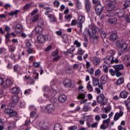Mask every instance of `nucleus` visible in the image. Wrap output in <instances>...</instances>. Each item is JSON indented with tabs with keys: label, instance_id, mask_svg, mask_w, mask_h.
I'll return each instance as SVG.
<instances>
[{
	"label": "nucleus",
	"instance_id": "obj_1",
	"mask_svg": "<svg viewBox=\"0 0 130 130\" xmlns=\"http://www.w3.org/2000/svg\"><path fill=\"white\" fill-rule=\"evenodd\" d=\"M31 118H36L31 123V124L38 129L40 130H46L49 128V123L48 122H45L44 120L39 121L36 119L38 116V114L36 112L32 111L30 113Z\"/></svg>",
	"mask_w": 130,
	"mask_h": 130
},
{
	"label": "nucleus",
	"instance_id": "obj_2",
	"mask_svg": "<svg viewBox=\"0 0 130 130\" xmlns=\"http://www.w3.org/2000/svg\"><path fill=\"white\" fill-rule=\"evenodd\" d=\"M51 88L48 86L45 85L43 87V91L44 92H48V93H44V96L45 99H50L51 96H55L57 94L56 90L53 88H55L54 85V80H52L50 82Z\"/></svg>",
	"mask_w": 130,
	"mask_h": 130
},
{
	"label": "nucleus",
	"instance_id": "obj_3",
	"mask_svg": "<svg viewBox=\"0 0 130 130\" xmlns=\"http://www.w3.org/2000/svg\"><path fill=\"white\" fill-rule=\"evenodd\" d=\"M100 29L96 25H91L88 29H85L84 31L83 35H84V37L86 36H91V32L93 34H96L99 32Z\"/></svg>",
	"mask_w": 130,
	"mask_h": 130
},
{
	"label": "nucleus",
	"instance_id": "obj_4",
	"mask_svg": "<svg viewBox=\"0 0 130 130\" xmlns=\"http://www.w3.org/2000/svg\"><path fill=\"white\" fill-rule=\"evenodd\" d=\"M116 46L120 48L121 51H125L127 49V44L124 40L117 41L116 42Z\"/></svg>",
	"mask_w": 130,
	"mask_h": 130
},
{
	"label": "nucleus",
	"instance_id": "obj_5",
	"mask_svg": "<svg viewBox=\"0 0 130 130\" xmlns=\"http://www.w3.org/2000/svg\"><path fill=\"white\" fill-rule=\"evenodd\" d=\"M46 110L49 114H55V107L52 104L47 105L46 106Z\"/></svg>",
	"mask_w": 130,
	"mask_h": 130
},
{
	"label": "nucleus",
	"instance_id": "obj_6",
	"mask_svg": "<svg viewBox=\"0 0 130 130\" xmlns=\"http://www.w3.org/2000/svg\"><path fill=\"white\" fill-rule=\"evenodd\" d=\"M86 19L84 15H78L77 20V27H83V24L85 23Z\"/></svg>",
	"mask_w": 130,
	"mask_h": 130
},
{
	"label": "nucleus",
	"instance_id": "obj_7",
	"mask_svg": "<svg viewBox=\"0 0 130 130\" xmlns=\"http://www.w3.org/2000/svg\"><path fill=\"white\" fill-rule=\"evenodd\" d=\"M115 9V2H111L108 3L106 6V9L107 11H114Z\"/></svg>",
	"mask_w": 130,
	"mask_h": 130
},
{
	"label": "nucleus",
	"instance_id": "obj_8",
	"mask_svg": "<svg viewBox=\"0 0 130 130\" xmlns=\"http://www.w3.org/2000/svg\"><path fill=\"white\" fill-rule=\"evenodd\" d=\"M103 12V7L101 4L96 5L95 6V13L98 16H101V14Z\"/></svg>",
	"mask_w": 130,
	"mask_h": 130
},
{
	"label": "nucleus",
	"instance_id": "obj_9",
	"mask_svg": "<svg viewBox=\"0 0 130 130\" xmlns=\"http://www.w3.org/2000/svg\"><path fill=\"white\" fill-rule=\"evenodd\" d=\"M123 62L126 63V67L127 68L130 67V55H125L122 57Z\"/></svg>",
	"mask_w": 130,
	"mask_h": 130
},
{
	"label": "nucleus",
	"instance_id": "obj_10",
	"mask_svg": "<svg viewBox=\"0 0 130 130\" xmlns=\"http://www.w3.org/2000/svg\"><path fill=\"white\" fill-rule=\"evenodd\" d=\"M118 18H123L125 15L124 9L123 8L121 9H118L117 12H115Z\"/></svg>",
	"mask_w": 130,
	"mask_h": 130
},
{
	"label": "nucleus",
	"instance_id": "obj_11",
	"mask_svg": "<svg viewBox=\"0 0 130 130\" xmlns=\"http://www.w3.org/2000/svg\"><path fill=\"white\" fill-rule=\"evenodd\" d=\"M6 85H4V88H7V87H10L11 86H13V84H14V81L13 80V78H7L5 81Z\"/></svg>",
	"mask_w": 130,
	"mask_h": 130
},
{
	"label": "nucleus",
	"instance_id": "obj_12",
	"mask_svg": "<svg viewBox=\"0 0 130 130\" xmlns=\"http://www.w3.org/2000/svg\"><path fill=\"white\" fill-rule=\"evenodd\" d=\"M104 62H105V63H107V64H110L111 63H113V56H107L104 59Z\"/></svg>",
	"mask_w": 130,
	"mask_h": 130
},
{
	"label": "nucleus",
	"instance_id": "obj_13",
	"mask_svg": "<svg viewBox=\"0 0 130 130\" xmlns=\"http://www.w3.org/2000/svg\"><path fill=\"white\" fill-rule=\"evenodd\" d=\"M123 115V112L120 111L119 113H116L114 117V120L116 121L119 119V118L121 117Z\"/></svg>",
	"mask_w": 130,
	"mask_h": 130
},
{
	"label": "nucleus",
	"instance_id": "obj_14",
	"mask_svg": "<svg viewBox=\"0 0 130 130\" xmlns=\"http://www.w3.org/2000/svg\"><path fill=\"white\" fill-rule=\"evenodd\" d=\"M36 34H40L43 31V28L41 25H38L35 28Z\"/></svg>",
	"mask_w": 130,
	"mask_h": 130
},
{
	"label": "nucleus",
	"instance_id": "obj_15",
	"mask_svg": "<svg viewBox=\"0 0 130 130\" xmlns=\"http://www.w3.org/2000/svg\"><path fill=\"white\" fill-rule=\"evenodd\" d=\"M37 41L39 43H44L45 41V36L43 35H39L37 38Z\"/></svg>",
	"mask_w": 130,
	"mask_h": 130
},
{
	"label": "nucleus",
	"instance_id": "obj_16",
	"mask_svg": "<svg viewBox=\"0 0 130 130\" xmlns=\"http://www.w3.org/2000/svg\"><path fill=\"white\" fill-rule=\"evenodd\" d=\"M23 30V26L20 24H18L15 26V31L16 33H21Z\"/></svg>",
	"mask_w": 130,
	"mask_h": 130
},
{
	"label": "nucleus",
	"instance_id": "obj_17",
	"mask_svg": "<svg viewBox=\"0 0 130 130\" xmlns=\"http://www.w3.org/2000/svg\"><path fill=\"white\" fill-rule=\"evenodd\" d=\"M58 101L61 103H63V102H66L67 101V96L64 94H61L58 97Z\"/></svg>",
	"mask_w": 130,
	"mask_h": 130
},
{
	"label": "nucleus",
	"instance_id": "obj_18",
	"mask_svg": "<svg viewBox=\"0 0 130 130\" xmlns=\"http://www.w3.org/2000/svg\"><path fill=\"white\" fill-rule=\"evenodd\" d=\"M108 22L109 24H111L112 25H115L117 24V18L115 17L113 18H110L108 19Z\"/></svg>",
	"mask_w": 130,
	"mask_h": 130
},
{
	"label": "nucleus",
	"instance_id": "obj_19",
	"mask_svg": "<svg viewBox=\"0 0 130 130\" xmlns=\"http://www.w3.org/2000/svg\"><path fill=\"white\" fill-rule=\"evenodd\" d=\"M108 76L107 75H103L100 78V82L102 84H106L107 83V79Z\"/></svg>",
	"mask_w": 130,
	"mask_h": 130
},
{
	"label": "nucleus",
	"instance_id": "obj_20",
	"mask_svg": "<svg viewBox=\"0 0 130 130\" xmlns=\"http://www.w3.org/2000/svg\"><path fill=\"white\" fill-rule=\"evenodd\" d=\"M50 22H56V17L53 14H49L47 15Z\"/></svg>",
	"mask_w": 130,
	"mask_h": 130
},
{
	"label": "nucleus",
	"instance_id": "obj_21",
	"mask_svg": "<svg viewBox=\"0 0 130 130\" xmlns=\"http://www.w3.org/2000/svg\"><path fill=\"white\" fill-rule=\"evenodd\" d=\"M86 89L88 92H93L94 91V88H93V86L91 85V82L89 81L86 85Z\"/></svg>",
	"mask_w": 130,
	"mask_h": 130
},
{
	"label": "nucleus",
	"instance_id": "obj_22",
	"mask_svg": "<svg viewBox=\"0 0 130 130\" xmlns=\"http://www.w3.org/2000/svg\"><path fill=\"white\" fill-rule=\"evenodd\" d=\"M18 106L19 108H25L26 107V102L23 100L19 101L18 103Z\"/></svg>",
	"mask_w": 130,
	"mask_h": 130
},
{
	"label": "nucleus",
	"instance_id": "obj_23",
	"mask_svg": "<svg viewBox=\"0 0 130 130\" xmlns=\"http://www.w3.org/2000/svg\"><path fill=\"white\" fill-rule=\"evenodd\" d=\"M92 62L94 66H98L99 63H100V58L97 57H94L92 59Z\"/></svg>",
	"mask_w": 130,
	"mask_h": 130
},
{
	"label": "nucleus",
	"instance_id": "obj_24",
	"mask_svg": "<svg viewBox=\"0 0 130 130\" xmlns=\"http://www.w3.org/2000/svg\"><path fill=\"white\" fill-rule=\"evenodd\" d=\"M117 38H118V37L117 36V34L116 33H114L111 35L109 37V40L111 41H115Z\"/></svg>",
	"mask_w": 130,
	"mask_h": 130
},
{
	"label": "nucleus",
	"instance_id": "obj_25",
	"mask_svg": "<svg viewBox=\"0 0 130 130\" xmlns=\"http://www.w3.org/2000/svg\"><path fill=\"white\" fill-rule=\"evenodd\" d=\"M98 103H101L104 100V94H102L96 97Z\"/></svg>",
	"mask_w": 130,
	"mask_h": 130
},
{
	"label": "nucleus",
	"instance_id": "obj_26",
	"mask_svg": "<svg viewBox=\"0 0 130 130\" xmlns=\"http://www.w3.org/2000/svg\"><path fill=\"white\" fill-rule=\"evenodd\" d=\"M114 69H115L116 72L119 71L123 69V65L122 64L115 65L113 66Z\"/></svg>",
	"mask_w": 130,
	"mask_h": 130
},
{
	"label": "nucleus",
	"instance_id": "obj_27",
	"mask_svg": "<svg viewBox=\"0 0 130 130\" xmlns=\"http://www.w3.org/2000/svg\"><path fill=\"white\" fill-rule=\"evenodd\" d=\"M123 82H124V79L123 77H120L117 80L115 84L116 86H119V85L123 84Z\"/></svg>",
	"mask_w": 130,
	"mask_h": 130
},
{
	"label": "nucleus",
	"instance_id": "obj_28",
	"mask_svg": "<svg viewBox=\"0 0 130 130\" xmlns=\"http://www.w3.org/2000/svg\"><path fill=\"white\" fill-rule=\"evenodd\" d=\"M85 3V8L87 12H90V7H91V3L90 0H84Z\"/></svg>",
	"mask_w": 130,
	"mask_h": 130
},
{
	"label": "nucleus",
	"instance_id": "obj_29",
	"mask_svg": "<svg viewBox=\"0 0 130 130\" xmlns=\"http://www.w3.org/2000/svg\"><path fill=\"white\" fill-rule=\"evenodd\" d=\"M127 92L125 90H123L120 92V97H121V98H123V99H126V98H127Z\"/></svg>",
	"mask_w": 130,
	"mask_h": 130
},
{
	"label": "nucleus",
	"instance_id": "obj_30",
	"mask_svg": "<svg viewBox=\"0 0 130 130\" xmlns=\"http://www.w3.org/2000/svg\"><path fill=\"white\" fill-rule=\"evenodd\" d=\"M115 15H116L115 11H108L106 13V17H114Z\"/></svg>",
	"mask_w": 130,
	"mask_h": 130
},
{
	"label": "nucleus",
	"instance_id": "obj_31",
	"mask_svg": "<svg viewBox=\"0 0 130 130\" xmlns=\"http://www.w3.org/2000/svg\"><path fill=\"white\" fill-rule=\"evenodd\" d=\"M45 10H46V11L45 12L46 16H48L49 13H52V12H53V9L50 7H46L45 8Z\"/></svg>",
	"mask_w": 130,
	"mask_h": 130
},
{
	"label": "nucleus",
	"instance_id": "obj_32",
	"mask_svg": "<svg viewBox=\"0 0 130 130\" xmlns=\"http://www.w3.org/2000/svg\"><path fill=\"white\" fill-rule=\"evenodd\" d=\"M89 110H91V107L88 104H85L83 107V111H84L85 112H87Z\"/></svg>",
	"mask_w": 130,
	"mask_h": 130
},
{
	"label": "nucleus",
	"instance_id": "obj_33",
	"mask_svg": "<svg viewBox=\"0 0 130 130\" xmlns=\"http://www.w3.org/2000/svg\"><path fill=\"white\" fill-rule=\"evenodd\" d=\"M54 130H62V126L59 123H56L54 126Z\"/></svg>",
	"mask_w": 130,
	"mask_h": 130
},
{
	"label": "nucleus",
	"instance_id": "obj_34",
	"mask_svg": "<svg viewBox=\"0 0 130 130\" xmlns=\"http://www.w3.org/2000/svg\"><path fill=\"white\" fill-rule=\"evenodd\" d=\"M31 5L30 4H27L23 7V11L27 12L31 9Z\"/></svg>",
	"mask_w": 130,
	"mask_h": 130
},
{
	"label": "nucleus",
	"instance_id": "obj_35",
	"mask_svg": "<svg viewBox=\"0 0 130 130\" xmlns=\"http://www.w3.org/2000/svg\"><path fill=\"white\" fill-rule=\"evenodd\" d=\"M12 91L13 94H18L20 93V88L19 87H15L12 89Z\"/></svg>",
	"mask_w": 130,
	"mask_h": 130
},
{
	"label": "nucleus",
	"instance_id": "obj_36",
	"mask_svg": "<svg viewBox=\"0 0 130 130\" xmlns=\"http://www.w3.org/2000/svg\"><path fill=\"white\" fill-rule=\"evenodd\" d=\"M85 52L86 51L81 48L78 49L77 53L78 54H79V55H83Z\"/></svg>",
	"mask_w": 130,
	"mask_h": 130
},
{
	"label": "nucleus",
	"instance_id": "obj_37",
	"mask_svg": "<svg viewBox=\"0 0 130 130\" xmlns=\"http://www.w3.org/2000/svg\"><path fill=\"white\" fill-rule=\"evenodd\" d=\"M12 100L14 103H18L19 102V97L17 95H14L12 98Z\"/></svg>",
	"mask_w": 130,
	"mask_h": 130
},
{
	"label": "nucleus",
	"instance_id": "obj_38",
	"mask_svg": "<svg viewBox=\"0 0 130 130\" xmlns=\"http://www.w3.org/2000/svg\"><path fill=\"white\" fill-rule=\"evenodd\" d=\"M27 52L28 54H33V53H35V50L33 48H28L27 50Z\"/></svg>",
	"mask_w": 130,
	"mask_h": 130
},
{
	"label": "nucleus",
	"instance_id": "obj_39",
	"mask_svg": "<svg viewBox=\"0 0 130 130\" xmlns=\"http://www.w3.org/2000/svg\"><path fill=\"white\" fill-rule=\"evenodd\" d=\"M77 2V8L79 10H81L83 8V5L81 3V2L79 0H76Z\"/></svg>",
	"mask_w": 130,
	"mask_h": 130
},
{
	"label": "nucleus",
	"instance_id": "obj_40",
	"mask_svg": "<svg viewBox=\"0 0 130 130\" xmlns=\"http://www.w3.org/2000/svg\"><path fill=\"white\" fill-rule=\"evenodd\" d=\"M86 97V93H80L77 96V99H84Z\"/></svg>",
	"mask_w": 130,
	"mask_h": 130
},
{
	"label": "nucleus",
	"instance_id": "obj_41",
	"mask_svg": "<svg viewBox=\"0 0 130 130\" xmlns=\"http://www.w3.org/2000/svg\"><path fill=\"white\" fill-rule=\"evenodd\" d=\"M53 5L55 8H59V6H60V2L57 0H56L53 2Z\"/></svg>",
	"mask_w": 130,
	"mask_h": 130
},
{
	"label": "nucleus",
	"instance_id": "obj_42",
	"mask_svg": "<svg viewBox=\"0 0 130 130\" xmlns=\"http://www.w3.org/2000/svg\"><path fill=\"white\" fill-rule=\"evenodd\" d=\"M11 37V34L10 32H7L6 35H5V38L6 43H8L10 42V37Z\"/></svg>",
	"mask_w": 130,
	"mask_h": 130
},
{
	"label": "nucleus",
	"instance_id": "obj_43",
	"mask_svg": "<svg viewBox=\"0 0 130 130\" xmlns=\"http://www.w3.org/2000/svg\"><path fill=\"white\" fill-rule=\"evenodd\" d=\"M74 45H76V47L80 48L81 47V44L78 40H75L74 42Z\"/></svg>",
	"mask_w": 130,
	"mask_h": 130
},
{
	"label": "nucleus",
	"instance_id": "obj_44",
	"mask_svg": "<svg viewBox=\"0 0 130 130\" xmlns=\"http://www.w3.org/2000/svg\"><path fill=\"white\" fill-rule=\"evenodd\" d=\"M99 84V80L98 79H94L92 81V85L94 87H96V86H98V85Z\"/></svg>",
	"mask_w": 130,
	"mask_h": 130
},
{
	"label": "nucleus",
	"instance_id": "obj_45",
	"mask_svg": "<svg viewBox=\"0 0 130 130\" xmlns=\"http://www.w3.org/2000/svg\"><path fill=\"white\" fill-rule=\"evenodd\" d=\"M125 105L128 111L130 112V101H126V102H125Z\"/></svg>",
	"mask_w": 130,
	"mask_h": 130
},
{
	"label": "nucleus",
	"instance_id": "obj_46",
	"mask_svg": "<svg viewBox=\"0 0 130 130\" xmlns=\"http://www.w3.org/2000/svg\"><path fill=\"white\" fill-rule=\"evenodd\" d=\"M20 12V10H17L15 11H12L9 14V16H16L18 14V13Z\"/></svg>",
	"mask_w": 130,
	"mask_h": 130
},
{
	"label": "nucleus",
	"instance_id": "obj_47",
	"mask_svg": "<svg viewBox=\"0 0 130 130\" xmlns=\"http://www.w3.org/2000/svg\"><path fill=\"white\" fill-rule=\"evenodd\" d=\"M66 83L63 82L64 86L66 87H71V86H72V81L69 80H66Z\"/></svg>",
	"mask_w": 130,
	"mask_h": 130
},
{
	"label": "nucleus",
	"instance_id": "obj_48",
	"mask_svg": "<svg viewBox=\"0 0 130 130\" xmlns=\"http://www.w3.org/2000/svg\"><path fill=\"white\" fill-rule=\"evenodd\" d=\"M10 58H12V59H13L14 61H18V59H17V56L16 55H14L13 53H11Z\"/></svg>",
	"mask_w": 130,
	"mask_h": 130
},
{
	"label": "nucleus",
	"instance_id": "obj_49",
	"mask_svg": "<svg viewBox=\"0 0 130 130\" xmlns=\"http://www.w3.org/2000/svg\"><path fill=\"white\" fill-rule=\"evenodd\" d=\"M109 122H110V119L109 118L104 120L103 121V123H104V124H106L108 126H109Z\"/></svg>",
	"mask_w": 130,
	"mask_h": 130
},
{
	"label": "nucleus",
	"instance_id": "obj_50",
	"mask_svg": "<svg viewBox=\"0 0 130 130\" xmlns=\"http://www.w3.org/2000/svg\"><path fill=\"white\" fill-rule=\"evenodd\" d=\"M38 18H39V16H38V15H36L34 16L31 19L32 22H34L37 21L38 20Z\"/></svg>",
	"mask_w": 130,
	"mask_h": 130
},
{
	"label": "nucleus",
	"instance_id": "obj_51",
	"mask_svg": "<svg viewBox=\"0 0 130 130\" xmlns=\"http://www.w3.org/2000/svg\"><path fill=\"white\" fill-rule=\"evenodd\" d=\"M109 73L110 74L111 76H112V77H114V76H115L116 72H115V70L114 71V70L111 69L109 70Z\"/></svg>",
	"mask_w": 130,
	"mask_h": 130
},
{
	"label": "nucleus",
	"instance_id": "obj_52",
	"mask_svg": "<svg viewBox=\"0 0 130 130\" xmlns=\"http://www.w3.org/2000/svg\"><path fill=\"white\" fill-rule=\"evenodd\" d=\"M4 112L6 114H9L10 115L11 114V113L13 112V110H12V109H6Z\"/></svg>",
	"mask_w": 130,
	"mask_h": 130
},
{
	"label": "nucleus",
	"instance_id": "obj_53",
	"mask_svg": "<svg viewBox=\"0 0 130 130\" xmlns=\"http://www.w3.org/2000/svg\"><path fill=\"white\" fill-rule=\"evenodd\" d=\"M101 74V71H100V69H96L94 73V76L95 77H98L99 76H100Z\"/></svg>",
	"mask_w": 130,
	"mask_h": 130
},
{
	"label": "nucleus",
	"instance_id": "obj_54",
	"mask_svg": "<svg viewBox=\"0 0 130 130\" xmlns=\"http://www.w3.org/2000/svg\"><path fill=\"white\" fill-rule=\"evenodd\" d=\"M124 6L125 8V9H126V8H128L130 7V1L128 0H125V2L124 4Z\"/></svg>",
	"mask_w": 130,
	"mask_h": 130
},
{
	"label": "nucleus",
	"instance_id": "obj_55",
	"mask_svg": "<svg viewBox=\"0 0 130 130\" xmlns=\"http://www.w3.org/2000/svg\"><path fill=\"white\" fill-rule=\"evenodd\" d=\"M101 129H107L108 128V126L107 125H106L105 124L103 123L100 126Z\"/></svg>",
	"mask_w": 130,
	"mask_h": 130
},
{
	"label": "nucleus",
	"instance_id": "obj_56",
	"mask_svg": "<svg viewBox=\"0 0 130 130\" xmlns=\"http://www.w3.org/2000/svg\"><path fill=\"white\" fill-rule=\"evenodd\" d=\"M101 36L103 38V39H105V38H106V33L104 30H102L101 32Z\"/></svg>",
	"mask_w": 130,
	"mask_h": 130
},
{
	"label": "nucleus",
	"instance_id": "obj_57",
	"mask_svg": "<svg viewBox=\"0 0 130 130\" xmlns=\"http://www.w3.org/2000/svg\"><path fill=\"white\" fill-rule=\"evenodd\" d=\"M19 70H20V66L19 65L16 64L14 66V72H19Z\"/></svg>",
	"mask_w": 130,
	"mask_h": 130
},
{
	"label": "nucleus",
	"instance_id": "obj_58",
	"mask_svg": "<svg viewBox=\"0 0 130 130\" xmlns=\"http://www.w3.org/2000/svg\"><path fill=\"white\" fill-rule=\"evenodd\" d=\"M95 121H100L101 120V117L99 115H96L94 117Z\"/></svg>",
	"mask_w": 130,
	"mask_h": 130
},
{
	"label": "nucleus",
	"instance_id": "obj_59",
	"mask_svg": "<svg viewBox=\"0 0 130 130\" xmlns=\"http://www.w3.org/2000/svg\"><path fill=\"white\" fill-rule=\"evenodd\" d=\"M125 21L126 22V23H130V15L126 16L125 17Z\"/></svg>",
	"mask_w": 130,
	"mask_h": 130
},
{
	"label": "nucleus",
	"instance_id": "obj_60",
	"mask_svg": "<svg viewBox=\"0 0 130 130\" xmlns=\"http://www.w3.org/2000/svg\"><path fill=\"white\" fill-rule=\"evenodd\" d=\"M38 102H39V103H44L45 100L42 99V97H40L38 99Z\"/></svg>",
	"mask_w": 130,
	"mask_h": 130
},
{
	"label": "nucleus",
	"instance_id": "obj_61",
	"mask_svg": "<svg viewBox=\"0 0 130 130\" xmlns=\"http://www.w3.org/2000/svg\"><path fill=\"white\" fill-rule=\"evenodd\" d=\"M78 128L77 125L71 126L68 127L69 130H76Z\"/></svg>",
	"mask_w": 130,
	"mask_h": 130
},
{
	"label": "nucleus",
	"instance_id": "obj_62",
	"mask_svg": "<svg viewBox=\"0 0 130 130\" xmlns=\"http://www.w3.org/2000/svg\"><path fill=\"white\" fill-rule=\"evenodd\" d=\"M105 111L106 113H109L110 111H111V107H108L105 108Z\"/></svg>",
	"mask_w": 130,
	"mask_h": 130
},
{
	"label": "nucleus",
	"instance_id": "obj_63",
	"mask_svg": "<svg viewBox=\"0 0 130 130\" xmlns=\"http://www.w3.org/2000/svg\"><path fill=\"white\" fill-rule=\"evenodd\" d=\"M60 59V56L57 55L53 58V61H57L58 60H59Z\"/></svg>",
	"mask_w": 130,
	"mask_h": 130
},
{
	"label": "nucleus",
	"instance_id": "obj_64",
	"mask_svg": "<svg viewBox=\"0 0 130 130\" xmlns=\"http://www.w3.org/2000/svg\"><path fill=\"white\" fill-rule=\"evenodd\" d=\"M16 115H17V112L12 110V112L10 113V114L9 115V116L11 117H12V116L15 117Z\"/></svg>",
	"mask_w": 130,
	"mask_h": 130
}]
</instances>
